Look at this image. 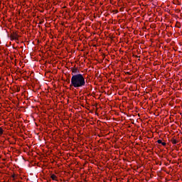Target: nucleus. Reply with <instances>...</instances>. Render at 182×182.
Instances as JSON below:
<instances>
[{
  "label": "nucleus",
  "instance_id": "1",
  "mask_svg": "<svg viewBox=\"0 0 182 182\" xmlns=\"http://www.w3.org/2000/svg\"><path fill=\"white\" fill-rule=\"evenodd\" d=\"M70 87H75V89H87V85L86 84V78L83 74H75L71 77L68 80V83H70Z\"/></svg>",
  "mask_w": 182,
  "mask_h": 182
},
{
  "label": "nucleus",
  "instance_id": "8",
  "mask_svg": "<svg viewBox=\"0 0 182 182\" xmlns=\"http://www.w3.org/2000/svg\"><path fill=\"white\" fill-rule=\"evenodd\" d=\"M161 144H162V146H166L167 144L166 142H161Z\"/></svg>",
  "mask_w": 182,
  "mask_h": 182
},
{
  "label": "nucleus",
  "instance_id": "6",
  "mask_svg": "<svg viewBox=\"0 0 182 182\" xmlns=\"http://www.w3.org/2000/svg\"><path fill=\"white\" fill-rule=\"evenodd\" d=\"M0 134H4V129L0 127Z\"/></svg>",
  "mask_w": 182,
  "mask_h": 182
},
{
  "label": "nucleus",
  "instance_id": "10",
  "mask_svg": "<svg viewBox=\"0 0 182 182\" xmlns=\"http://www.w3.org/2000/svg\"><path fill=\"white\" fill-rule=\"evenodd\" d=\"M127 75H132V74H130V73L127 72Z\"/></svg>",
  "mask_w": 182,
  "mask_h": 182
},
{
  "label": "nucleus",
  "instance_id": "5",
  "mask_svg": "<svg viewBox=\"0 0 182 182\" xmlns=\"http://www.w3.org/2000/svg\"><path fill=\"white\" fill-rule=\"evenodd\" d=\"M171 143H172L173 144H176V143H178V142H177V139H172L171 140Z\"/></svg>",
  "mask_w": 182,
  "mask_h": 182
},
{
  "label": "nucleus",
  "instance_id": "4",
  "mask_svg": "<svg viewBox=\"0 0 182 182\" xmlns=\"http://www.w3.org/2000/svg\"><path fill=\"white\" fill-rule=\"evenodd\" d=\"M50 178H52V180H53L54 181H58V180H56L57 176L55 174H52Z\"/></svg>",
  "mask_w": 182,
  "mask_h": 182
},
{
  "label": "nucleus",
  "instance_id": "7",
  "mask_svg": "<svg viewBox=\"0 0 182 182\" xmlns=\"http://www.w3.org/2000/svg\"><path fill=\"white\" fill-rule=\"evenodd\" d=\"M162 141H161V139H159V140L157 141V143H159V144H161Z\"/></svg>",
  "mask_w": 182,
  "mask_h": 182
},
{
  "label": "nucleus",
  "instance_id": "3",
  "mask_svg": "<svg viewBox=\"0 0 182 182\" xmlns=\"http://www.w3.org/2000/svg\"><path fill=\"white\" fill-rule=\"evenodd\" d=\"M72 76H73V75H80V71L78 70L77 68H72Z\"/></svg>",
  "mask_w": 182,
  "mask_h": 182
},
{
  "label": "nucleus",
  "instance_id": "9",
  "mask_svg": "<svg viewBox=\"0 0 182 182\" xmlns=\"http://www.w3.org/2000/svg\"><path fill=\"white\" fill-rule=\"evenodd\" d=\"M12 178H14V180H15V178H16V175H15V174H14V175H12Z\"/></svg>",
  "mask_w": 182,
  "mask_h": 182
},
{
  "label": "nucleus",
  "instance_id": "2",
  "mask_svg": "<svg viewBox=\"0 0 182 182\" xmlns=\"http://www.w3.org/2000/svg\"><path fill=\"white\" fill-rule=\"evenodd\" d=\"M18 38H19V35L16 33H13V35L11 36V39L13 41H18Z\"/></svg>",
  "mask_w": 182,
  "mask_h": 182
}]
</instances>
